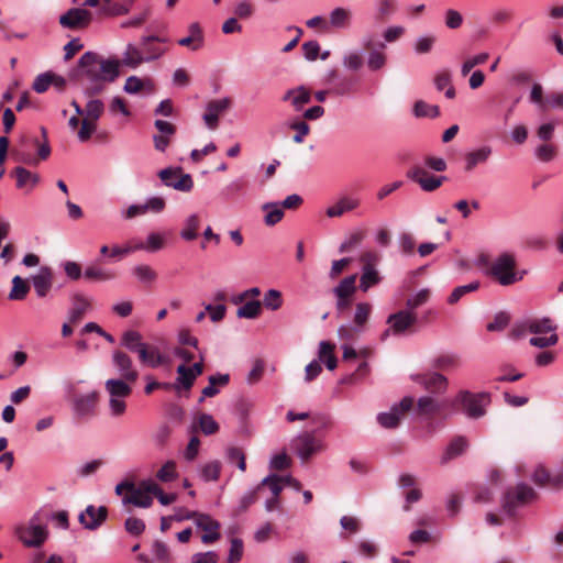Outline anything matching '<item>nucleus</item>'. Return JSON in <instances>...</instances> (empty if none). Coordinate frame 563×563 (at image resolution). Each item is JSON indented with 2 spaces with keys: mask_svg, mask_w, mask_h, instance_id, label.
Segmentation results:
<instances>
[{
  "mask_svg": "<svg viewBox=\"0 0 563 563\" xmlns=\"http://www.w3.org/2000/svg\"><path fill=\"white\" fill-rule=\"evenodd\" d=\"M119 59H106L96 52H86L70 71L69 78L80 82L84 95L91 98L102 93L107 85L119 77Z\"/></svg>",
  "mask_w": 563,
  "mask_h": 563,
  "instance_id": "1",
  "label": "nucleus"
},
{
  "mask_svg": "<svg viewBox=\"0 0 563 563\" xmlns=\"http://www.w3.org/2000/svg\"><path fill=\"white\" fill-rule=\"evenodd\" d=\"M538 498L536 490L525 483L508 488L501 498V508L509 515L515 516L519 508H522Z\"/></svg>",
  "mask_w": 563,
  "mask_h": 563,
  "instance_id": "2",
  "label": "nucleus"
},
{
  "mask_svg": "<svg viewBox=\"0 0 563 563\" xmlns=\"http://www.w3.org/2000/svg\"><path fill=\"white\" fill-rule=\"evenodd\" d=\"M15 536L26 547H41L47 539L48 532L41 525L40 514H35L26 523L15 528Z\"/></svg>",
  "mask_w": 563,
  "mask_h": 563,
  "instance_id": "3",
  "label": "nucleus"
},
{
  "mask_svg": "<svg viewBox=\"0 0 563 563\" xmlns=\"http://www.w3.org/2000/svg\"><path fill=\"white\" fill-rule=\"evenodd\" d=\"M11 157L16 163L37 166L43 161L38 155L37 137L27 134L21 135L16 145L11 148Z\"/></svg>",
  "mask_w": 563,
  "mask_h": 563,
  "instance_id": "4",
  "label": "nucleus"
},
{
  "mask_svg": "<svg viewBox=\"0 0 563 563\" xmlns=\"http://www.w3.org/2000/svg\"><path fill=\"white\" fill-rule=\"evenodd\" d=\"M516 267L515 257L511 254L504 253L499 255L492 264L488 274L493 276L500 285L509 286L522 279L514 269Z\"/></svg>",
  "mask_w": 563,
  "mask_h": 563,
  "instance_id": "5",
  "label": "nucleus"
},
{
  "mask_svg": "<svg viewBox=\"0 0 563 563\" xmlns=\"http://www.w3.org/2000/svg\"><path fill=\"white\" fill-rule=\"evenodd\" d=\"M104 112V104L100 99L90 98L84 110L81 126L77 132L80 142H87L97 130V121Z\"/></svg>",
  "mask_w": 563,
  "mask_h": 563,
  "instance_id": "6",
  "label": "nucleus"
},
{
  "mask_svg": "<svg viewBox=\"0 0 563 563\" xmlns=\"http://www.w3.org/2000/svg\"><path fill=\"white\" fill-rule=\"evenodd\" d=\"M455 401L463 406L467 417L477 419L485 415V407L490 402V397L487 393L472 394L468 390H461Z\"/></svg>",
  "mask_w": 563,
  "mask_h": 563,
  "instance_id": "7",
  "label": "nucleus"
},
{
  "mask_svg": "<svg viewBox=\"0 0 563 563\" xmlns=\"http://www.w3.org/2000/svg\"><path fill=\"white\" fill-rule=\"evenodd\" d=\"M115 494L121 497L126 512L141 507V484L137 485L133 477L128 476L119 483L115 486Z\"/></svg>",
  "mask_w": 563,
  "mask_h": 563,
  "instance_id": "8",
  "label": "nucleus"
},
{
  "mask_svg": "<svg viewBox=\"0 0 563 563\" xmlns=\"http://www.w3.org/2000/svg\"><path fill=\"white\" fill-rule=\"evenodd\" d=\"M162 183L175 190L189 192L194 188L190 174H183L181 167H166L158 172Z\"/></svg>",
  "mask_w": 563,
  "mask_h": 563,
  "instance_id": "9",
  "label": "nucleus"
},
{
  "mask_svg": "<svg viewBox=\"0 0 563 563\" xmlns=\"http://www.w3.org/2000/svg\"><path fill=\"white\" fill-rule=\"evenodd\" d=\"M412 397H404L398 404H395L389 411L378 413V423L385 429L397 428L399 426L400 418L412 408Z\"/></svg>",
  "mask_w": 563,
  "mask_h": 563,
  "instance_id": "10",
  "label": "nucleus"
},
{
  "mask_svg": "<svg viewBox=\"0 0 563 563\" xmlns=\"http://www.w3.org/2000/svg\"><path fill=\"white\" fill-rule=\"evenodd\" d=\"M59 24L64 29L84 30L92 21V13L86 9L71 8L59 16Z\"/></svg>",
  "mask_w": 563,
  "mask_h": 563,
  "instance_id": "11",
  "label": "nucleus"
},
{
  "mask_svg": "<svg viewBox=\"0 0 563 563\" xmlns=\"http://www.w3.org/2000/svg\"><path fill=\"white\" fill-rule=\"evenodd\" d=\"M407 177L417 183L423 191L432 192L437 190L445 180V176H434L424 168L415 166L408 170Z\"/></svg>",
  "mask_w": 563,
  "mask_h": 563,
  "instance_id": "12",
  "label": "nucleus"
},
{
  "mask_svg": "<svg viewBox=\"0 0 563 563\" xmlns=\"http://www.w3.org/2000/svg\"><path fill=\"white\" fill-rule=\"evenodd\" d=\"M292 446L297 455L307 461L312 454L323 449L322 442L313 437L312 433L305 432L292 440Z\"/></svg>",
  "mask_w": 563,
  "mask_h": 563,
  "instance_id": "13",
  "label": "nucleus"
},
{
  "mask_svg": "<svg viewBox=\"0 0 563 563\" xmlns=\"http://www.w3.org/2000/svg\"><path fill=\"white\" fill-rule=\"evenodd\" d=\"M107 517V507L100 506L99 508H96L93 505H89L78 516V520L84 528L88 530H96L106 521Z\"/></svg>",
  "mask_w": 563,
  "mask_h": 563,
  "instance_id": "14",
  "label": "nucleus"
},
{
  "mask_svg": "<svg viewBox=\"0 0 563 563\" xmlns=\"http://www.w3.org/2000/svg\"><path fill=\"white\" fill-rule=\"evenodd\" d=\"M416 314L406 310L390 314L387 319V323L390 324V328L383 333V340L388 336L390 330L394 332V334H400L405 332L416 322Z\"/></svg>",
  "mask_w": 563,
  "mask_h": 563,
  "instance_id": "15",
  "label": "nucleus"
},
{
  "mask_svg": "<svg viewBox=\"0 0 563 563\" xmlns=\"http://www.w3.org/2000/svg\"><path fill=\"white\" fill-rule=\"evenodd\" d=\"M99 400V393L93 390L86 395L73 394L71 401L74 411L78 417L91 416Z\"/></svg>",
  "mask_w": 563,
  "mask_h": 563,
  "instance_id": "16",
  "label": "nucleus"
},
{
  "mask_svg": "<svg viewBox=\"0 0 563 563\" xmlns=\"http://www.w3.org/2000/svg\"><path fill=\"white\" fill-rule=\"evenodd\" d=\"M195 523L198 528L206 531V533L201 537V541L203 543H213L220 539L221 536L219 529L221 525L219 521L212 519L209 515L199 512Z\"/></svg>",
  "mask_w": 563,
  "mask_h": 563,
  "instance_id": "17",
  "label": "nucleus"
},
{
  "mask_svg": "<svg viewBox=\"0 0 563 563\" xmlns=\"http://www.w3.org/2000/svg\"><path fill=\"white\" fill-rule=\"evenodd\" d=\"M167 40L165 37H143V63L159 58L167 52Z\"/></svg>",
  "mask_w": 563,
  "mask_h": 563,
  "instance_id": "18",
  "label": "nucleus"
},
{
  "mask_svg": "<svg viewBox=\"0 0 563 563\" xmlns=\"http://www.w3.org/2000/svg\"><path fill=\"white\" fill-rule=\"evenodd\" d=\"M113 364L121 376L126 382H136L139 373L133 366L131 357L123 351L117 350L113 353Z\"/></svg>",
  "mask_w": 563,
  "mask_h": 563,
  "instance_id": "19",
  "label": "nucleus"
},
{
  "mask_svg": "<svg viewBox=\"0 0 563 563\" xmlns=\"http://www.w3.org/2000/svg\"><path fill=\"white\" fill-rule=\"evenodd\" d=\"M155 128L159 132L153 136L154 147L159 152H164L172 140V136L176 133V126L170 122L157 119L154 122Z\"/></svg>",
  "mask_w": 563,
  "mask_h": 563,
  "instance_id": "20",
  "label": "nucleus"
},
{
  "mask_svg": "<svg viewBox=\"0 0 563 563\" xmlns=\"http://www.w3.org/2000/svg\"><path fill=\"white\" fill-rule=\"evenodd\" d=\"M11 176L16 180V188L25 190L26 192L32 191L40 183V176L23 166H18L11 172Z\"/></svg>",
  "mask_w": 563,
  "mask_h": 563,
  "instance_id": "21",
  "label": "nucleus"
},
{
  "mask_svg": "<svg viewBox=\"0 0 563 563\" xmlns=\"http://www.w3.org/2000/svg\"><path fill=\"white\" fill-rule=\"evenodd\" d=\"M415 380L431 393H443L448 387L446 377L439 373L417 375Z\"/></svg>",
  "mask_w": 563,
  "mask_h": 563,
  "instance_id": "22",
  "label": "nucleus"
},
{
  "mask_svg": "<svg viewBox=\"0 0 563 563\" xmlns=\"http://www.w3.org/2000/svg\"><path fill=\"white\" fill-rule=\"evenodd\" d=\"M53 271L47 266L41 267L38 274L32 276L31 280L36 295L41 298L45 297L53 286Z\"/></svg>",
  "mask_w": 563,
  "mask_h": 563,
  "instance_id": "23",
  "label": "nucleus"
},
{
  "mask_svg": "<svg viewBox=\"0 0 563 563\" xmlns=\"http://www.w3.org/2000/svg\"><path fill=\"white\" fill-rule=\"evenodd\" d=\"M468 448V441L465 437H455L446 446L443 455L441 456V464L444 465L449 461L462 455Z\"/></svg>",
  "mask_w": 563,
  "mask_h": 563,
  "instance_id": "24",
  "label": "nucleus"
},
{
  "mask_svg": "<svg viewBox=\"0 0 563 563\" xmlns=\"http://www.w3.org/2000/svg\"><path fill=\"white\" fill-rule=\"evenodd\" d=\"M284 101H290L296 111L302 110L303 106L309 103L311 100V95L308 89L303 86L297 87L295 89H289L283 96Z\"/></svg>",
  "mask_w": 563,
  "mask_h": 563,
  "instance_id": "25",
  "label": "nucleus"
},
{
  "mask_svg": "<svg viewBox=\"0 0 563 563\" xmlns=\"http://www.w3.org/2000/svg\"><path fill=\"white\" fill-rule=\"evenodd\" d=\"M176 372L177 377L175 382L172 383V389H175L176 391L190 390L197 378L189 371L188 366H186L185 364H180L177 366Z\"/></svg>",
  "mask_w": 563,
  "mask_h": 563,
  "instance_id": "26",
  "label": "nucleus"
},
{
  "mask_svg": "<svg viewBox=\"0 0 563 563\" xmlns=\"http://www.w3.org/2000/svg\"><path fill=\"white\" fill-rule=\"evenodd\" d=\"M90 307V300L82 295L76 294L73 297V308L69 313V321L77 324L81 321Z\"/></svg>",
  "mask_w": 563,
  "mask_h": 563,
  "instance_id": "27",
  "label": "nucleus"
},
{
  "mask_svg": "<svg viewBox=\"0 0 563 563\" xmlns=\"http://www.w3.org/2000/svg\"><path fill=\"white\" fill-rule=\"evenodd\" d=\"M209 385L206 386L201 391V397L199 398V402H202L208 397H214L219 394V388H217V385L219 386H225L229 384L230 375L229 374H217L211 375L208 378Z\"/></svg>",
  "mask_w": 563,
  "mask_h": 563,
  "instance_id": "28",
  "label": "nucleus"
},
{
  "mask_svg": "<svg viewBox=\"0 0 563 563\" xmlns=\"http://www.w3.org/2000/svg\"><path fill=\"white\" fill-rule=\"evenodd\" d=\"M360 205V200L356 198L343 197L336 203L327 209V216L329 218L341 217L343 213L356 209Z\"/></svg>",
  "mask_w": 563,
  "mask_h": 563,
  "instance_id": "29",
  "label": "nucleus"
},
{
  "mask_svg": "<svg viewBox=\"0 0 563 563\" xmlns=\"http://www.w3.org/2000/svg\"><path fill=\"white\" fill-rule=\"evenodd\" d=\"M130 382L125 379L111 378L108 379L104 384L106 390L109 396L113 397H129L132 393V389L129 385Z\"/></svg>",
  "mask_w": 563,
  "mask_h": 563,
  "instance_id": "30",
  "label": "nucleus"
},
{
  "mask_svg": "<svg viewBox=\"0 0 563 563\" xmlns=\"http://www.w3.org/2000/svg\"><path fill=\"white\" fill-rule=\"evenodd\" d=\"M199 229V216L196 213L190 214L184 222V227L180 231V238L185 241H194L198 238Z\"/></svg>",
  "mask_w": 563,
  "mask_h": 563,
  "instance_id": "31",
  "label": "nucleus"
},
{
  "mask_svg": "<svg viewBox=\"0 0 563 563\" xmlns=\"http://www.w3.org/2000/svg\"><path fill=\"white\" fill-rule=\"evenodd\" d=\"M262 209L266 212L264 223L267 227H273L278 223L284 217V210L279 202H266Z\"/></svg>",
  "mask_w": 563,
  "mask_h": 563,
  "instance_id": "32",
  "label": "nucleus"
},
{
  "mask_svg": "<svg viewBox=\"0 0 563 563\" xmlns=\"http://www.w3.org/2000/svg\"><path fill=\"white\" fill-rule=\"evenodd\" d=\"M492 154L489 146H483L476 151L470 152L465 156L466 166L465 170L471 172L474 167L481 163H485Z\"/></svg>",
  "mask_w": 563,
  "mask_h": 563,
  "instance_id": "33",
  "label": "nucleus"
},
{
  "mask_svg": "<svg viewBox=\"0 0 563 563\" xmlns=\"http://www.w3.org/2000/svg\"><path fill=\"white\" fill-rule=\"evenodd\" d=\"M441 410V404L430 396H423L418 399L417 413L432 417Z\"/></svg>",
  "mask_w": 563,
  "mask_h": 563,
  "instance_id": "34",
  "label": "nucleus"
},
{
  "mask_svg": "<svg viewBox=\"0 0 563 563\" xmlns=\"http://www.w3.org/2000/svg\"><path fill=\"white\" fill-rule=\"evenodd\" d=\"M291 481L290 476L280 477L276 474H271L266 476L261 484L257 485V489L262 490L264 486H267L272 492L273 496H279L283 490V483H289Z\"/></svg>",
  "mask_w": 563,
  "mask_h": 563,
  "instance_id": "35",
  "label": "nucleus"
},
{
  "mask_svg": "<svg viewBox=\"0 0 563 563\" xmlns=\"http://www.w3.org/2000/svg\"><path fill=\"white\" fill-rule=\"evenodd\" d=\"M168 358L161 353L158 347L143 343V363L156 367L161 364L167 363Z\"/></svg>",
  "mask_w": 563,
  "mask_h": 563,
  "instance_id": "36",
  "label": "nucleus"
},
{
  "mask_svg": "<svg viewBox=\"0 0 563 563\" xmlns=\"http://www.w3.org/2000/svg\"><path fill=\"white\" fill-rule=\"evenodd\" d=\"M528 331L533 334H542L549 333L556 330V325L553 323L552 319L549 317H543L541 319H532L528 320Z\"/></svg>",
  "mask_w": 563,
  "mask_h": 563,
  "instance_id": "37",
  "label": "nucleus"
},
{
  "mask_svg": "<svg viewBox=\"0 0 563 563\" xmlns=\"http://www.w3.org/2000/svg\"><path fill=\"white\" fill-rule=\"evenodd\" d=\"M356 275L344 277L334 288L335 297L351 298L356 291Z\"/></svg>",
  "mask_w": 563,
  "mask_h": 563,
  "instance_id": "38",
  "label": "nucleus"
},
{
  "mask_svg": "<svg viewBox=\"0 0 563 563\" xmlns=\"http://www.w3.org/2000/svg\"><path fill=\"white\" fill-rule=\"evenodd\" d=\"M85 277L95 282H107L115 278V273L110 269H106L100 265L93 264L86 268Z\"/></svg>",
  "mask_w": 563,
  "mask_h": 563,
  "instance_id": "39",
  "label": "nucleus"
},
{
  "mask_svg": "<svg viewBox=\"0 0 563 563\" xmlns=\"http://www.w3.org/2000/svg\"><path fill=\"white\" fill-rule=\"evenodd\" d=\"M30 291L29 282L21 276L12 278V287L9 292L10 300H23Z\"/></svg>",
  "mask_w": 563,
  "mask_h": 563,
  "instance_id": "40",
  "label": "nucleus"
},
{
  "mask_svg": "<svg viewBox=\"0 0 563 563\" xmlns=\"http://www.w3.org/2000/svg\"><path fill=\"white\" fill-rule=\"evenodd\" d=\"M379 282L380 277L374 266L364 265L360 279V288L363 291H367L372 286L377 285Z\"/></svg>",
  "mask_w": 563,
  "mask_h": 563,
  "instance_id": "41",
  "label": "nucleus"
},
{
  "mask_svg": "<svg viewBox=\"0 0 563 563\" xmlns=\"http://www.w3.org/2000/svg\"><path fill=\"white\" fill-rule=\"evenodd\" d=\"M221 463L219 461H211L200 467V477L205 482H216L220 477Z\"/></svg>",
  "mask_w": 563,
  "mask_h": 563,
  "instance_id": "42",
  "label": "nucleus"
},
{
  "mask_svg": "<svg viewBox=\"0 0 563 563\" xmlns=\"http://www.w3.org/2000/svg\"><path fill=\"white\" fill-rule=\"evenodd\" d=\"M371 311L372 305L368 302H358L355 306L354 323L356 325V331H361L364 328L369 318Z\"/></svg>",
  "mask_w": 563,
  "mask_h": 563,
  "instance_id": "43",
  "label": "nucleus"
},
{
  "mask_svg": "<svg viewBox=\"0 0 563 563\" xmlns=\"http://www.w3.org/2000/svg\"><path fill=\"white\" fill-rule=\"evenodd\" d=\"M351 20V12L344 8H335L330 13V23L334 27H346Z\"/></svg>",
  "mask_w": 563,
  "mask_h": 563,
  "instance_id": "44",
  "label": "nucleus"
},
{
  "mask_svg": "<svg viewBox=\"0 0 563 563\" xmlns=\"http://www.w3.org/2000/svg\"><path fill=\"white\" fill-rule=\"evenodd\" d=\"M166 243V235L163 233H150L146 241L143 242V250L155 253L164 249Z\"/></svg>",
  "mask_w": 563,
  "mask_h": 563,
  "instance_id": "45",
  "label": "nucleus"
},
{
  "mask_svg": "<svg viewBox=\"0 0 563 563\" xmlns=\"http://www.w3.org/2000/svg\"><path fill=\"white\" fill-rule=\"evenodd\" d=\"M478 288H479L478 280L471 282L467 285L457 286L453 289V291L449 296L448 302L450 305H455L463 296H465L468 292L475 291Z\"/></svg>",
  "mask_w": 563,
  "mask_h": 563,
  "instance_id": "46",
  "label": "nucleus"
},
{
  "mask_svg": "<svg viewBox=\"0 0 563 563\" xmlns=\"http://www.w3.org/2000/svg\"><path fill=\"white\" fill-rule=\"evenodd\" d=\"M120 66L136 67L141 63V51L134 45H128L126 51L121 59Z\"/></svg>",
  "mask_w": 563,
  "mask_h": 563,
  "instance_id": "47",
  "label": "nucleus"
},
{
  "mask_svg": "<svg viewBox=\"0 0 563 563\" xmlns=\"http://www.w3.org/2000/svg\"><path fill=\"white\" fill-rule=\"evenodd\" d=\"M413 114L417 118H437L440 114V109L438 106H431L422 100H418L413 106Z\"/></svg>",
  "mask_w": 563,
  "mask_h": 563,
  "instance_id": "48",
  "label": "nucleus"
},
{
  "mask_svg": "<svg viewBox=\"0 0 563 563\" xmlns=\"http://www.w3.org/2000/svg\"><path fill=\"white\" fill-rule=\"evenodd\" d=\"M261 307L260 300H251L242 305L238 309L236 314L239 318L254 319L260 314Z\"/></svg>",
  "mask_w": 563,
  "mask_h": 563,
  "instance_id": "49",
  "label": "nucleus"
},
{
  "mask_svg": "<svg viewBox=\"0 0 563 563\" xmlns=\"http://www.w3.org/2000/svg\"><path fill=\"white\" fill-rule=\"evenodd\" d=\"M122 345L130 351L137 353L141 358V335L139 332L133 330L126 331L122 336Z\"/></svg>",
  "mask_w": 563,
  "mask_h": 563,
  "instance_id": "50",
  "label": "nucleus"
},
{
  "mask_svg": "<svg viewBox=\"0 0 563 563\" xmlns=\"http://www.w3.org/2000/svg\"><path fill=\"white\" fill-rule=\"evenodd\" d=\"M198 424H199L200 430L206 435H211L219 431V423L209 413H201L198 417Z\"/></svg>",
  "mask_w": 563,
  "mask_h": 563,
  "instance_id": "51",
  "label": "nucleus"
},
{
  "mask_svg": "<svg viewBox=\"0 0 563 563\" xmlns=\"http://www.w3.org/2000/svg\"><path fill=\"white\" fill-rule=\"evenodd\" d=\"M152 553L157 563H170L172 554L167 544L162 541H155L152 547Z\"/></svg>",
  "mask_w": 563,
  "mask_h": 563,
  "instance_id": "52",
  "label": "nucleus"
},
{
  "mask_svg": "<svg viewBox=\"0 0 563 563\" xmlns=\"http://www.w3.org/2000/svg\"><path fill=\"white\" fill-rule=\"evenodd\" d=\"M263 305L271 310H277L283 305L282 292L276 289H269L265 292Z\"/></svg>",
  "mask_w": 563,
  "mask_h": 563,
  "instance_id": "53",
  "label": "nucleus"
},
{
  "mask_svg": "<svg viewBox=\"0 0 563 563\" xmlns=\"http://www.w3.org/2000/svg\"><path fill=\"white\" fill-rule=\"evenodd\" d=\"M459 365L460 361L455 354H443L434 360V366L443 371L455 368Z\"/></svg>",
  "mask_w": 563,
  "mask_h": 563,
  "instance_id": "54",
  "label": "nucleus"
},
{
  "mask_svg": "<svg viewBox=\"0 0 563 563\" xmlns=\"http://www.w3.org/2000/svg\"><path fill=\"white\" fill-rule=\"evenodd\" d=\"M489 55L488 53H479L468 59H466L463 64H462V67H461V74L463 77H465L466 75L470 74V71L477 65H482L484 63H486V60L488 59Z\"/></svg>",
  "mask_w": 563,
  "mask_h": 563,
  "instance_id": "55",
  "label": "nucleus"
},
{
  "mask_svg": "<svg viewBox=\"0 0 563 563\" xmlns=\"http://www.w3.org/2000/svg\"><path fill=\"white\" fill-rule=\"evenodd\" d=\"M231 106V99L228 97L211 100L207 103L206 110L209 112H213V114H217V117H220L223 112H225Z\"/></svg>",
  "mask_w": 563,
  "mask_h": 563,
  "instance_id": "56",
  "label": "nucleus"
},
{
  "mask_svg": "<svg viewBox=\"0 0 563 563\" xmlns=\"http://www.w3.org/2000/svg\"><path fill=\"white\" fill-rule=\"evenodd\" d=\"M52 79H53L52 71H46L44 74L38 75L33 81V85H32L33 90L37 93L45 92L48 89V87L52 85Z\"/></svg>",
  "mask_w": 563,
  "mask_h": 563,
  "instance_id": "57",
  "label": "nucleus"
},
{
  "mask_svg": "<svg viewBox=\"0 0 563 563\" xmlns=\"http://www.w3.org/2000/svg\"><path fill=\"white\" fill-rule=\"evenodd\" d=\"M386 64V55L383 52L373 49L367 57V66L371 70H379Z\"/></svg>",
  "mask_w": 563,
  "mask_h": 563,
  "instance_id": "58",
  "label": "nucleus"
},
{
  "mask_svg": "<svg viewBox=\"0 0 563 563\" xmlns=\"http://www.w3.org/2000/svg\"><path fill=\"white\" fill-rule=\"evenodd\" d=\"M157 478L162 482H172L177 477L176 464L173 461L166 462L157 472Z\"/></svg>",
  "mask_w": 563,
  "mask_h": 563,
  "instance_id": "59",
  "label": "nucleus"
},
{
  "mask_svg": "<svg viewBox=\"0 0 563 563\" xmlns=\"http://www.w3.org/2000/svg\"><path fill=\"white\" fill-rule=\"evenodd\" d=\"M228 460L233 463H238V467L240 471L244 472L246 470L245 454L240 448L231 446L227 450Z\"/></svg>",
  "mask_w": 563,
  "mask_h": 563,
  "instance_id": "60",
  "label": "nucleus"
},
{
  "mask_svg": "<svg viewBox=\"0 0 563 563\" xmlns=\"http://www.w3.org/2000/svg\"><path fill=\"white\" fill-rule=\"evenodd\" d=\"M243 556V541L241 539H232L228 555V563H239Z\"/></svg>",
  "mask_w": 563,
  "mask_h": 563,
  "instance_id": "61",
  "label": "nucleus"
},
{
  "mask_svg": "<svg viewBox=\"0 0 563 563\" xmlns=\"http://www.w3.org/2000/svg\"><path fill=\"white\" fill-rule=\"evenodd\" d=\"M510 322V317L508 313L501 311L498 312L494 320L487 324V330L490 332L501 331L504 330Z\"/></svg>",
  "mask_w": 563,
  "mask_h": 563,
  "instance_id": "62",
  "label": "nucleus"
},
{
  "mask_svg": "<svg viewBox=\"0 0 563 563\" xmlns=\"http://www.w3.org/2000/svg\"><path fill=\"white\" fill-rule=\"evenodd\" d=\"M444 21L446 27L451 30H456L462 25L463 16L457 10L448 9L444 13Z\"/></svg>",
  "mask_w": 563,
  "mask_h": 563,
  "instance_id": "63",
  "label": "nucleus"
},
{
  "mask_svg": "<svg viewBox=\"0 0 563 563\" xmlns=\"http://www.w3.org/2000/svg\"><path fill=\"white\" fill-rule=\"evenodd\" d=\"M430 296L429 289H421L417 294L412 295L407 299L406 306L409 309H416L422 305H424Z\"/></svg>",
  "mask_w": 563,
  "mask_h": 563,
  "instance_id": "64",
  "label": "nucleus"
}]
</instances>
